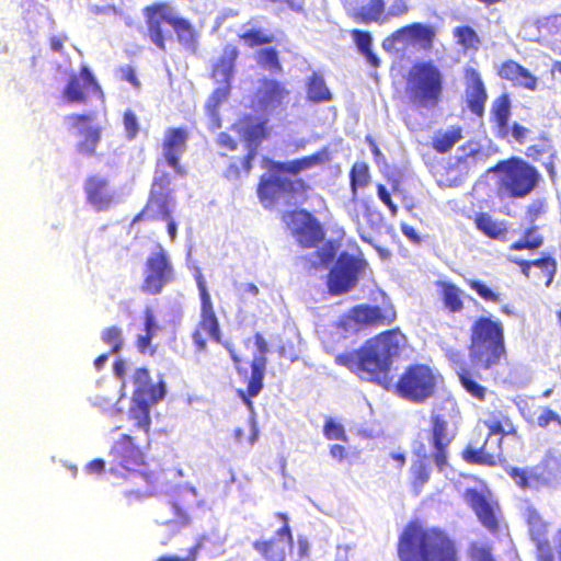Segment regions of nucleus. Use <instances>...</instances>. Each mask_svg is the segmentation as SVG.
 Here are the masks:
<instances>
[{"label": "nucleus", "mask_w": 561, "mask_h": 561, "mask_svg": "<svg viewBox=\"0 0 561 561\" xmlns=\"http://www.w3.org/2000/svg\"><path fill=\"white\" fill-rule=\"evenodd\" d=\"M194 277L201 300L199 320L192 332L195 351L198 353L205 352L208 339L221 344L228 351L240 379L247 383L245 390H240L239 394L242 401L249 408H252V398L259 396L264 385L267 366V342L260 332L254 334L256 352L252 356L249 368L247 362L237 353L233 344L229 341H222L220 323L203 274L198 272Z\"/></svg>", "instance_id": "nucleus-1"}, {"label": "nucleus", "mask_w": 561, "mask_h": 561, "mask_svg": "<svg viewBox=\"0 0 561 561\" xmlns=\"http://www.w3.org/2000/svg\"><path fill=\"white\" fill-rule=\"evenodd\" d=\"M407 336L399 328L383 331L368 339L358 350L335 356V364L346 367L360 379L386 389L392 385L391 367L407 345Z\"/></svg>", "instance_id": "nucleus-2"}, {"label": "nucleus", "mask_w": 561, "mask_h": 561, "mask_svg": "<svg viewBox=\"0 0 561 561\" xmlns=\"http://www.w3.org/2000/svg\"><path fill=\"white\" fill-rule=\"evenodd\" d=\"M108 472L122 480V493L128 502L142 501L158 494L162 486V470L147 466L146 453L134 436L122 434L111 446Z\"/></svg>", "instance_id": "nucleus-3"}, {"label": "nucleus", "mask_w": 561, "mask_h": 561, "mask_svg": "<svg viewBox=\"0 0 561 561\" xmlns=\"http://www.w3.org/2000/svg\"><path fill=\"white\" fill-rule=\"evenodd\" d=\"M399 561H460L456 540L443 528L410 520L397 542Z\"/></svg>", "instance_id": "nucleus-4"}, {"label": "nucleus", "mask_w": 561, "mask_h": 561, "mask_svg": "<svg viewBox=\"0 0 561 561\" xmlns=\"http://www.w3.org/2000/svg\"><path fill=\"white\" fill-rule=\"evenodd\" d=\"M469 359L474 370H491L507 362L504 324L492 317H478L470 327Z\"/></svg>", "instance_id": "nucleus-5"}, {"label": "nucleus", "mask_w": 561, "mask_h": 561, "mask_svg": "<svg viewBox=\"0 0 561 561\" xmlns=\"http://www.w3.org/2000/svg\"><path fill=\"white\" fill-rule=\"evenodd\" d=\"M150 41L160 49H167V34L163 25H170L178 42L190 53L195 54L198 48V32L185 18L173 14L168 2H154L142 9Z\"/></svg>", "instance_id": "nucleus-6"}, {"label": "nucleus", "mask_w": 561, "mask_h": 561, "mask_svg": "<svg viewBox=\"0 0 561 561\" xmlns=\"http://www.w3.org/2000/svg\"><path fill=\"white\" fill-rule=\"evenodd\" d=\"M404 92L416 110H434L443 99L444 76L433 61H416L409 70Z\"/></svg>", "instance_id": "nucleus-7"}, {"label": "nucleus", "mask_w": 561, "mask_h": 561, "mask_svg": "<svg viewBox=\"0 0 561 561\" xmlns=\"http://www.w3.org/2000/svg\"><path fill=\"white\" fill-rule=\"evenodd\" d=\"M489 172L497 174L496 190L500 197L524 198L538 186L541 179L534 165L518 157L499 161Z\"/></svg>", "instance_id": "nucleus-8"}, {"label": "nucleus", "mask_w": 561, "mask_h": 561, "mask_svg": "<svg viewBox=\"0 0 561 561\" xmlns=\"http://www.w3.org/2000/svg\"><path fill=\"white\" fill-rule=\"evenodd\" d=\"M440 376L431 366L422 363L408 365L396 382V393L412 403L421 404L434 397Z\"/></svg>", "instance_id": "nucleus-9"}, {"label": "nucleus", "mask_w": 561, "mask_h": 561, "mask_svg": "<svg viewBox=\"0 0 561 561\" xmlns=\"http://www.w3.org/2000/svg\"><path fill=\"white\" fill-rule=\"evenodd\" d=\"M176 278L174 265L168 252L159 247L148 255L144 264L140 290L147 296H158Z\"/></svg>", "instance_id": "nucleus-10"}, {"label": "nucleus", "mask_w": 561, "mask_h": 561, "mask_svg": "<svg viewBox=\"0 0 561 561\" xmlns=\"http://www.w3.org/2000/svg\"><path fill=\"white\" fill-rule=\"evenodd\" d=\"M409 11L408 0H392L388 9L386 0H355L348 15L358 24L382 25L391 19L408 14Z\"/></svg>", "instance_id": "nucleus-11"}, {"label": "nucleus", "mask_w": 561, "mask_h": 561, "mask_svg": "<svg viewBox=\"0 0 561 561\" xmlns=\"http://www.w3.org/2000/svg\"><path fill=\"white\" fill-rule=\"evenodd\" d=\"M171 176L168 173L153 179L149 196L145 207L139 211L131 225L140 220L170 219L171 205L173 203L171 190Z\"/></svg>", "instance_id": "nucleus-12"}, {"label": "nucleus", "mask_w": 561, "mask_h": 561, "mask_svg": "<svg viewBox=\"0 0 561 561\" xmlns=\"http://www.w3.org/2000/svg\"><path fill=\"white\" fill-rule=\"evenodd\" d=\"M309 191H311V185L301 178L287 179L264 175L260 178L256 188L257 197L265 207L273 206L279 195L289 198L300 196L306 199Z\"/></svg>", "instance_id": "nucleus-13"}, {"label": "nucleus", "mask_w": 561, "mask_h": 561, "mask_svg": "<svg viewBox=\"0 0 561 561\" xmlns=\"http://www.w3.org/2000/svg\"><path fill=\"white\" fill-rule=\"evenodd\" d=\"M528 535L535 545V554L537 561H561V527L554 535L556 548L549 539V524L540 516L536 510H529L526 518Z\"/></svg>", "instance_id": "nucleus-14"}, {"label": "nucleus", "mask_w": 561, "mask_h": 561, "mask_svg": "<svg viewBox=\"0 0 561 561\" xmlns=\"http://www.w3.org/2000/svg\"><path fill=\"white\" fill-rule=\"evenodd\" d=\"M366 266L362 257L342 252L328 274L327 286L331 295H341L351 290L358 280L359 273Z\"/></svg>", "instance_id": "nucleus-15"}, {"label": "nucleus", "mask_w": 561, "mask_h": 561, "mask_svg": "<svg viewBox=\"0 0 561 561\" xmlns=\"http://www.w3.org/2000/svg\"><path fill=\"white\" fill-rule=\"evenodd\" d=\"M467 505L472 510L479 523L491 534L500 531L502 508L492 493L486 490L481 492L477 489H466L462 495Z\"/></svg>", "instance_id": "nucleus-16"}, {"label": "nucleus", "mask_w": 561, "mask_h": 561, "mask_svg": "<svg viewBox=\"0 0 561 561\" xmlns=\"http://www.w3.org/2000/svg\"><path fill=\"white\" fill-rule=\"evenodd\" d=\"M493 435L483 434L474 428L472 435L461 451L462 459L470 465L494 467L502 455V438L492 439Z\"/></svg>", "instance_id": "nucleus-17"}, {"label": "nucleus", "mask_w": 561, "mask_h": 561, "mask_svg": "<svg viewBox=\"0 0 561 561\" xmlns=\"http://www.w3.org/2000/svg\"><path fill=\"white\" fill-rule=\"evenodd\" d=\"M291 236L301 248H314L324 239L320 221L306 209H294L283 215Z\"/></svg>", "instance_id": "nucleus-18"}, {"label": "nucleus", "mask_w": 561, "mask_h": 561, "mask_svg": "<svg viewBox=\"0 0 561 561\" xmlns=\"http://www.w3.org/2000/svg\"><path fill=\"white\" fill-rule=\"evenodd\" d=\"M426 439L436 467L443 470L448 462L449 446L455 439V434L449 430L448 421L443 415L431 414Z\"/></svg>", "instance_id": "nucleus-19"}, {"label": "nucleus", "mask_w": 561, "mask_h": 561, "mask_svg": "<svg viewBox=\"0 0 561 561\" xmlns=\"http://www.w3.org/2000/svg\"><path fill=\"white\" fill-rule=\"evenodd\" d=\"M201 502L197 492L193 488H176L169 501L168 507L172 513V518L161 522L162 525H174L186 527L191 524L193 513L199 506Z\"/></svg>", "instance_id": "nucleus-20"}, {"label": "nucleus", "mask_w": 561, "mask_h": 561, "mask_svg": "<svg viewBox=\"0 0 561 561\" xmlns=\"http://www.w3.org/2000/svg\"><path fill=\"white\" fill-rule=\"evenodd\" d=\"M550 459L545 458L531 468L508 466L505 468L508 477L520 490H540L551 485L552 477Z\"/></svg>", "instance_id": "nucleus-21"}, {"label": "nucleus", "mask_w": 561, "mask_h": 561, "mask_svg": "<svg viewBox=\"0 0 561 561\" xmlns=\"http://www.w3.org/2000/svg\"><path fill=\"white\" fill-rule=\"evenodd\" d=\"M347 319L362 327L379 328L393 323L397 311L392 304L357 305L347 312Z\"/></svg>", "instance_id": "nucleus-22"}, {"label": "nucleus", "mask_w": 561, "mask_h": 561, "mask_svg": "<svg viewBox=\"0 0 561 561\" xmlns=\"http://www.w3.org/2000/svg\"><path fill=\"white\" fill-rule=\"evenodd\" d=\"M277 517L283 520V526L276 531L277 538L255 540L253 549L260 553L265 561H286V549L293 546V534L285 513H278Z\"/></svg>", "instance_id": "nucleus-23"}, {"label": "nucleus", "mask_w": 561, "mask_h": 561, "mask_svg": "<svg viewBox=\"0 0 561 561\" xmlns=\"http://www.w3.org/2000/svg\"><path fill=\"white\" fill-rule=\"evenodd\" d=\"M188 139L190 131L185 127H170L165 130L161 142L162 156L167 164L180 176L187 174L180 158L187 149Z\"/></svg>", "instance_id": "nucleus-24"}, {"label": "nucleus", "mask_w": 561, "mask_h": 561, "mask_svg": "<svg viewBox=\"0 0 561 561\" xmlns=\"http://www.w3.org/2000/svg\"><path fill=\"white\" fill-rule=\"evenodd\" d=\"M238 125V131L243 137L248 148L247 154L242 158V168L249 174L252 162L256 157V147L267 136L266 121L259 119L253 115H244L240 118Z\"/></svg>", "instance_id": "nucleus-25"}, {"label": "nucleus", "mask_w": 561, "mask_h": 561, "mask_svg": "<svg viewBox=\"0 0 561 561\" xmlns=\"http://www.w3.org/2000/svg\"><path fill=\"white\" fill-rule=\"evenodd\" d=\"M436 37V31L432 25L413 22L404 25L386 38L382 46L388 49V43L411 42L417 44L424 50H431Z\"/></svg>", "instance_id": "nucleus-26"}, {"label": "nucleus", "mask_w": 561, "mask_h": 561, "mask_svg": "<svg viewBox=\"0 0 561 561\" xmlns=\"http://www.w3.org/2000/svg\"><path fill=\"white\" fill-rule=\"evenodd\" d=\"M465 96L468 110L478 117L485 112L488 92L480 72L472 68L465 69Z\"/></svg>", "instance_id": "nucleus-27"}, {"label": "nucleus", "mask_w": 561, "mask_h": 561, "mask_svg": "<svg viewBox=\"0 0 561 561\" xmlns=\"http://www.w3.org/2000/svg\"><path fill=\"white\" fill-rule=\"evenodd\" d=\"M131 381L135 387L133 401L158 403L165 396V385L163 380L151 382L150 373L145 367L136 368L131 375Z\"/></svg>", "instance_id": "nucleus-28"}, {"label": "nucleus", "mask_w": 561, "mask_h": 561, "mask_svg": "<svg viewBox=\"0 0 561 561\" xmlns=\"http://www.w3.org/2000/svg\"><path fill=\"white\" fill-rule=\"evenodd\" d=\"M91 114H70L66 119L70 123L72 128L81 130L84 135L83 139L78 141L76 149L79 153L91 157L96 152V148L101 141V127H83L92 121Z\"/></svg>", "instance_id": "nucleus-29"}, {"label": "nucleus", "mask_w": 561, "mask_h": 561, "mask_svg": "<svg viewBox=\"0 0 561 561\" xmlns=\"http://www.w3.org/2000/svg\"><path fill=\"white\" fill-rule=\"evenodd\" d=\"M329 160V151L327 148H323L310 156H305L302 158L295 159L291 161H270L267 168L273 173H286L295 176L301 173L302 171L312 169L317 165L324 164Z\"/></svg>", "instance_id": "nucleus-30"}, {"label": "nucleus", "mask_w": 561, "mask_h": 561, "mask_svg": "<svg viewBox=\"0 0 561 561\" xmlns=\"http://www.w3.org/2000/svg\"><path fill=\"white\" fill-rule=\"evenodd\" d=\"M83 188L88 203L98 210H106L114 203V194L110 190L108 180L104 176L89 175Z\"/></svg>", "instance_id": "nucleus-31"}, {"label": "nucleus", "mask_w": 561, "mask_h": 561, "mask_svg": "<svg viewBox=\"0 0 561 561\" xmlns=\"http://www.w3.org/2000/svg\"><path fill=\"white\" fill-rule=\"evenodd\" d=\"M496 75L505 81L511 82L516 88L535 91L538 87V79L527 68L519 62L507 59L503 61L496 71Z\"/></svg>", "instance_id": "nucleus-32"}, {"label": "nucleus", "mask_w": 561, "mask_h": 561, "mask_svg": "<svg viewBox=\"0 0 561 561\" xmlns=\"http://www.w3.org/2000/svg\"><path fill=\"white\" fill-rule=\"evenodd\" d=\"M511 117V99L507 93L499 95L491 105L490 121L493 125L495 136L500 139H507L510 136L508 121Z\"/></svg>", "instance_id": "nucleus-33"}, {"label": "nucleus", "mask_w": 561, "mask_h": 561, "mask_svg": "<svg viewBox=\"0 0 561 561\" xmlns=\"http://www.w3.org/2000/svg\"><path fill=\"white\" fill-rule=\"evenodd\" d=\"M238 57V47L232 44L226 45L222 49V54L211 67V77L226 84H230L233 78L234 66Z\"/></svg>", "instance_id": "nucleus-34"}, {"label": "nucleus", "mask_w": 561, "mask_h": 561, "mask_svg": "<svg viewBox=\"0 0 561 561\" xmlns=\"http://www.w3.org/2000/svg\"><path fill=\"white\" fill-rule=\"evenodd\" d=\"M260 102L264 106L276 107L289 96L290 91L286 88L285 83L274 79H263L261 87L257 91Z\"/></svg>", "instance_id": "nucleus-35"}, {"label": "nucleus", "mask_w": 561, "mask_h": 561, "mask_svg": "<svg viewBox=\"0 0 561 561\" xmlns=\"http://www.w3.org/2000/svg\"><path fill=\"white\" fill-rule=\"evenodd\" d=\"M437 287L439 288L440 299L446 310L451 313H459L463 310V291L457 285L450 282L439 280L437 282Z\"/></svg>", "instance_id": "nucleus-36"}, {"label": "nucleus", "mask_w": 561, "mask_h": 561, "mask_svg": "<svg viewBox=\"0 0 561 561\" xmlns=\"http://www.w3.org/2000/svg\"><path fill=\"white\" fill-rule=\"evenodd\" d=\"M489 435L499 436L497 438H504L507 435H515L516 427L511 417L502 411H495L490 414L488 420L483 421Z\"/></svg>", "instance_id": "nucleus-37"}, {"label": "nucleus", "mask_w": 561, "mask_h": 561, "mask_svg": "<svg viewBox=\"0 0 561 561\" xmlns=\"http://www.w3.org/2000/svg\"><path fill=\"white\" fill-rule=\"evenodd\" d=\"M334 260V252L331 249H318L314 252L300 256L302 270L308 275L316 274L328 267Z\"/></svg>", "instance_id": "nucleus-38"}, {"label": "nucleus", "mask_w": 561, "mask_h": 561, "mask_svg": "<svg viewBox=\"0 0 561 561\" xmlns=\"http://www.w3.org/2000/svg\"><path fill=\"white\" fill-rule=\"evenodd\" d=\"M417 454L420 458L411 466V484L416 491L424 486L431 476L428 456L423 444L420 445Z\"/></svg>", "instance_id": "nucleus-39"}, {"label": "nucleus", "mask_w": 561, "mask_h": 561, "mask_svg": "<svg viewBox=\"0 0 561 561\" xmlns=\"http://www.w3.org/2000/svg\"><path fill=\"white\" fill-rule=\"evenodd\" d=\"M306 93L308 101L312 103H324L332 100V93L330 92L324 78L319 72H313L307 83Z\"/></svg>", "instance_id": "nucleus-40"}, {"label": "nucleus", "mask_w": 561, "mask_h": 561, "mask_svg": "<svg viewBox=\"0 0 561 561\" xmlns=\"http://www.w3.org/2000/svg\"><path fill=\"white\" fill-rule=\"evenodd\" d=\"M476 228L484 236L493 240H504L507 229L502 222H497L486 213H479L474 217Z\"/></svg>", "instance_id": "nucleus-41"}, {"label": "nucleus", "mask_w": 561, "mask_h": 561, "mask_svg": "<svg viewBox=\"0 0 561 561\" xmlns=\"http://www.w3.org/2000/svg\"><path fill=\"white\" fill-rule=\"evenodd\" d=\"M354 44L356 45L358 51L365 56L367 62L374 67L378 68L380 66V59L373 51V37L368 31L353 28L350 32Z\"/></svg>", "instance_id": "nucleus-42"}, {"label": "nucleus", "mask_w": 561, "mask_h": 561, "mask_svg": "<svg viewBox=\"0 0 561 561\" xmlns=\"http://www.w3.org/2000/svg\"><path fill=\"white\" fill-rule=\"evenodd\" d=\"M229 95V84H226L224 88H218L214 90V92L210 94L209 99L207 100L205 104V110L210 118V128L211 129H218L221 127V119L219 116V107L222 104V102L228 98Z\"/></svg>", "instance_id": "nucleus-43"}, {"label": "nucleus", "mask_w": 561, "mask_h": 561, "mask_svg": "<svg viewBox=\"0 0 561 561\" xmlns=\"http://www.w3.org/2000/svg\"><path fill=\"white\" fill-rule=\"evenodd\" d=\"M153 403L133 401L128 411V417L134 422V426L141 430L147 436L150 434L151 417L150 407Z\"/></svg>", "instance_id": "nucleus-44"}, {"label": "nucleus", "mask_w": 561, "mask_h": 561, "mask_svg": "<svg viewBox=\"0 0 561 561\" xmlns=\"http://www.w3.org/2000/svg\"><path fill=\"white\" fill-rule=\"evenodd\" d=\"M462 133L460 127H451L445 131H438L432 140L433 149L438 153L448 152L460 139Z\"/></svg>", "instance_id": "nucleus-45"}, {"label": "nucleus", "mask_w": 561, "mask_h": 561, "mask_svg": "<svg viewBox=\"0 0 561 561\" xmlns=\"http://www.w3.org/2000/svg\"><path fill=\"white\" fill-rule=\"evenodd\" d=\"M458 378L462 388L473 399L479 401H484L486 399L488 389L476 380L474 375L470 369L462 368L458 373Z\"/></svg>", "instance_id": "nucleus-46"}, {"label": "nucleus", "mask_w": 561, "mask_h": 561, "mask_svg": "<svg viewBox=\"0 0 561 561\" xmlns=\"http://www.w3.org/2000/svg\"><path fill=\"white\" fill-rule=\"evenodd\" d=\"M255 59L260 67L268 70L272 73L283 72V65L279 60L278 51L274 47H265L257 50Z\"/></svg>", "instance_id": "nucleus-47"}, {"label": "nucleus", "mask_w": 561, "mask_h": 561, "mask_svg": "<svg viewBox=\"0 0 561 561\" xmlns=\"http://www.w3.org/2000/svg\"><path fill=\"white\" fill-rule=\"evenodd\" d=\"M542 244L543 237L538 233V227L531 225L524 231L523 238L513 242L510 245V249L513 251L536 250L540 248Z\"/></svg>", "instance_id": "nucleus-48"}, {"label": "nucleus", "mask_w": 561, "mask_h": 561, "mask_svg": "<svg viewBox=\"0 0 561 561\" xmlns=\"http://www.w3.org/2000/svg\"><path fill=\"white\" fill-rule=\"evenodd\" d=\"M370 180L368 164L364 161L355 162L350 171V185L353 195L357 194L358 188H363L368 185Z\"/></svg>", "instance_id": "nucleus-49"}, {"label": "nucleus", "mask_w": 561, "mask_h": 561, "mask_svg": "<svg viewBox=\"0 0 561 561\" xmlns=\"http://www.w3.org/2000/svg\"><path fill=\"white\" fill-rule=\"evenodd\" d=\"M454 37L465 50H478L480 45V38L476 31L468 26L462 25L454 28Z\"/></svg>", "instance_id": "nucleus-50"}, {"label": "nucleus", "mask_w": 561, "mask_h": 561, "mask_svg": "<svg viewBox=\"0 0 561 561\" xmlns=\"http://www.w3.org/2000/svg\"><path fill=\"white\" fill-rule=\"evenodd\" d=\"M537 141L526 149V156L529 159L538 161L543 154H549L550 158L556 157L557 152L553 149L552 141L546 134H541Z\"/></svg>", "instance_id": "nucleus-51"}, {"label": "nucleus", "mask_w": 561, "mask_h": 561, "mask_svg": "<svg viewBox=\"0 0 561 561\" xmlns=\"http://www.w3.org/2000/svg\"><path fill=\"white\" fill-rule=\"evenodd\" d=\"M239 39L248 47L254 48L274 42V35L262 28H250L239 34Z\"/></svg>", "instance_id": "nucleus-52"}, {"label": "nucleus", "mask_w": 561, "mask_h": 561, "mask_svg": "<svg viewBox=\"0 0 561 561\" xmlns=\"http://www.w3.org/2000/svg\"><path fill=\"white\" fill-rule=\"evenodd\" d=\"M466 284L485 302L499 304L501 294L480 279H466Z\"/></svg>", "instance_id": "nucleus-53"}, {"label": "nucleus", "mask_w": 561, "mask_h": 561, "mask_svg": "<svg viewBox=\"0 0 561 561\" xmlns=\"http://www.w3.org/2000/svg\"><path fill=\"white\" fill-rule=\"evenodd\" d=\"M101 340L111 347L112 354L119 353L124 345L123 331L117 325L105 328L101 333Z\"/></svg>", "instance_id": "nucleus-54"}, {"label": "nucleus", "mask_w": 561, "mask_h": 561, "mask_svg": "<svg viewBox=\"0 0 561 561\" xmlns=\"http://www.w3.org/2000/svg\"><path fill=\"white\" fill-rule=\"evenodd\" d=\"M64 96L69 103H83L87 101L83 87L77 76L70 77L64 90Z\"/></svg>", "instance_id": "nucleus-55"}, {"label": "nucleus", "mask_w": 561, "mask_h": 561, "mask_svg": "<svg viewBox=\"0 0 561 561\" xmlns=\"http://www.w3.org/2000/svg\"><path fill=\"white\" fill-rule=\"evenodd\" d=\"M534 267H538L542 272L545 283L549 286L557 273V261L552 256L546 254L540 259L534 260Z\"/></svg>", "instance_id": "nucleus-56"}, {"label": "nucleus", "mask_w": 561, "mask_h": 561, "mask_svg": "<svg viewBox=\"0 0 561 561\" xmlns=\"http://www.w3.org/2000/svg\"><path fill=\"white\" fill-rule=\"evenodd\" d=\"M537 425L541 428H548L554 425L561 431V415L550 407H543L537 417Z\"/></svg>", "instance_id": "nucleus-57"}, {"label": "nucleus", "mask_w": 561, "mask_h": 561, "mask_svg": "<svg viewBox=\"0 0 561 561\" xmlns=\"http://www.w3.org/2000/svg\"><path fill=\"white\" fill-rule=\"evenodd\" d=\"M323 434H324L325 438H328L330 440H333V439L346 440L347 439L344 427L340 423H336L332 419H329L324 423Z\"/></svg>", "instance_id": "nucleus-58"}, {"label": "nucleus", "mask_w": 561, "mask_h": 561, "mask_svg": "<svg viewBox=\"0 0 561 561\" xmlns=\"http://www.w3.org/2000/svg\"><path fill=\"white\" fill-rule=\"evenodd\" d=\"M468 553L471 561H495L488 546L471 543Z\"/></svg>", "instance_id": "nucleus-59"}, {"label": "nucleus", "mask_w": 561, "mask_h": 561, "mask_svg": "<svg viewBox=\"0 0 561 561\" xmlns=\"http://www.w3.org/2000/svg\"><path fill=\"white\" fill-rule=\"evenodd\" d=\"M202 547V542H196L188 549L187 556L185 558L175 554H165L159 557L156 561H196Z\"/></svg>", "instance_id": "nucleus-60"}, {"label": "nucleus", "mask_w": 561, "mask_h": 561, "mask_svg": "<svg viewBox=\"0 0 561 561\" xmlns=\"http://www.w3.org/2000/svg\"><path fill=\"white\" fill-rule=\"evenodd\" d=\"M124 127L128 138L133 139L137 136L139 131L138 119L131 111H126L124 113Z\"/></svg>", "instance_id": "nucleus-61"}, {"label": "nucleus", "mask_w": 561, "mask_h": 561, "mask_svg": "<svg viewBox=\"0 0 561 561\" xmlns=\"http://www.w3.org/2000/svg\"><path fill=\"white\" fill-rule=\"evenodd\" d=\"M378 198L388 207L390 214L396 216L398 214V206L393 203L390 193L383 184L377 185Z\"/></svg>", "instance_id": "nucleus-62"}, {"label": "nucleus", "mask_w": 561, "mask_h": 561, "mask_svg": "<svg viewBox=\"0 0 561 561\" xmlns=\"http://www.w3.org/2000/svg\"><path fill=\"white\" fill-rule=\"evenodd\" d=\"M154 335L156 334L145 332V334H140L137 336L135 344H136L137 350L141 354H146L148 352L150 354L154 353V348H151V341Z\"/></svg>", "instance_id": "nucleus-63"}, {"label": "nucleus", "mask_w": 561, "mask_h": 561, "mask_svg": "<svg viewBox=\"0 0 561 561\" xmlns=\"http://www.w3.org/2000/svg\"><path fill=\"white\" fill-rule=\"evenodd\" d=\"M144 327L145 332L147 333L157 334L159 330L153 310L150 307H147L144 310Z\"/></svg>", "instance_id": "nucleus-64"}]
</instances>
